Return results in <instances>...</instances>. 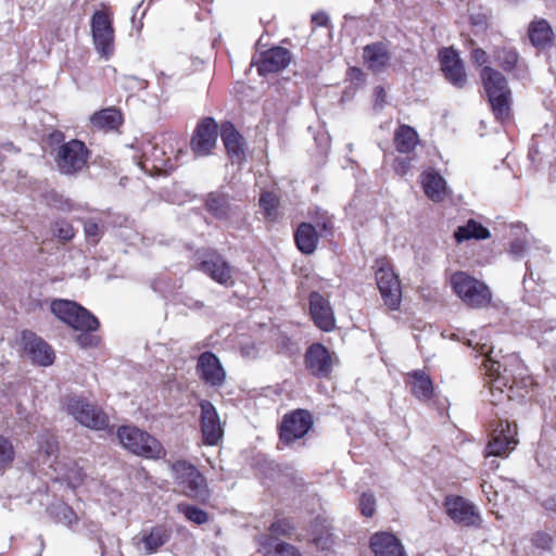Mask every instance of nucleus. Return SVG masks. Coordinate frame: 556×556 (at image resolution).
<instances>
[{"instance_id": "obj_1", "label": "nucleus", "mask_w": 556, "mask_h": 556, "mask_svg": "<svg viewBox=\"0 0 556 556\" xmlns=\"http://www.w3.org/2000/svg\"><path fill=\"white\" fill-rule=\"evenodd\" d=\"M121 444L130 453L151 459H160L166 452L161 442L148 432L134 427L123 426L117 430Z\"/></svg>"}, {"instance_id": "obj_2", "label": "nucleus", "mask_w": 556, "mask_h": 556, "mask_svg": "<svg viewBox=\"0 0 556 556\" xmlns=\"http://www.w3.org/2000/svg\"><path fill=\"white\" fill-rule=\"evenodd\" d=\"M481 78L495 117L501 121L508 118L510 90L505 77L500 72L485 66L481 71Z\"/></svg>"}, {"instance_id": "obj_3", "label": "nucleus", "mask_w": 556, "mask_h": 556, "mask_svg": "<svg viewBox=\"0 0 556 556\" xmlns=\"http://www.w3.org/2000/svg\"><path fill=\"white\" fill-rule=\"evenodd\" d=\"M467 344L472 346L480 355H484L485 359L483 366L491 377H494V381L508 386L513 389L517 384V378L513 375V369L508 368L513 365L519 366V361L515 355L503 356V361L494 358V348L486 342H476L472 339H468Z\"/></svg>"}, {"instance_id": "obj_4", "label": "nucleus", "mask_w": 556, "mask_h": 556, "mask_svg": "<svg viewBox=\"0 0 556 556\" xmlns=\"http://www.w3.org/2000/svg\"><path fill=\"white\" fill-rule=\"evenodd\" d=\"M451 285L459 299L469 307H486L492 301L490 288L466 273L457 271L453 274Z\"/></svg>"}, {"instance_id": "obj_5", "label": "nucleus", "mask_w": 556, "mask_h": 556, "mask_svg": "<svg viewBox=\"0 0 556 556\" xmlns=\"http://www.w3.org/2000/svg\"><path fill=\"white\" fill-rule=\"evenodd\" d=\"M51 312L77 331H96L99 328L98 318L73 301L54 300Z\"/></svg>"}, {"instance_id": "obj_6", "label": "nucleus", "mask_w": 556, "mask_h": 556, "mask_svg": "<svg viewBox=\"0 0 556 556\" xmlns=\"http://www.w3.org/2000/svg\"><path fill=\"white\" fill-rule=\"evenodd\" d=\"M65 408L81 426L92 430H103L109 426V417L98 405L79 395H70Z\"/></svg>"}, {"instance_id": "obj_7", "label": "nucleus", "mask_w": 556, "mask_h": 556, "mask_svg": "<svg viewBox=\"0 0 556 556\" xmlns=\"http://www.w3.org/2000/svg\"><path fill=\"white\" fill-rule=\"evenodd\" d=\"M172 470L176 482L188 497L201 502L208 500L210 491L205 478L193 465L186 460H177L173 464Z\"/></svg>"}, {"instance_id": "obj_8", "label": "nucleus", "mask_w": 556, "mask_h": 556, "mask_svg": "<svg viewBox=\"0 0 556 556\" xmlns=\"http://www.w3.org/2000/svg\"><path fill=\"white\" fill-rule=\"evenodd\" d=\"M88 157L89 151L85 143L72 139L56 149L54 162L61 174L73 176L83 170L87 165Z\"/></svg>"}, {"instance_id": "obj_9", "label": "nucleus", "mask_w": 556, "mask_h": 556, "mask_svg": "<svg viewBox=\"0 0 556 556\" xmlns=\"http://www.w3.org/2000/svg\"><path fill=\"white\" fill-rule=\"evenodd\" d=\"M376 280L384 305L390 309H397L402 299L401 285L386 260L376 262Z\"/></svg>"}, {"instance_id": "obj_10", "label": "nucleus", "mask_w": 556, "mask_h": 556, "mask_svg": "<svg viewBox=\"0 0 556 556\" xmlns=\"http://www.w3.org/2000/svg\"><path fill=\"white\" fill-rule=\"evenodd\" d=\"M376 280L384 305L390 309H397L402 299L401 285L386 260L376 262Z\"/></svg>"}, {"instance_id": "obj_11", "label": "nucleus", "mask_w": 556, "mask_h": 556, "mask_svg": "<svg viewBox=\"0 0 556 556\" xmlns=\"http://www.w3.org/2000/svg\"><path fill=\"white\" fill-rule=\"evenodd\" d=\"M90 26L96 51L109 59L114 51V28L110 14L106 11H96Z\"/></svg>"}, {"instance_id": "obj_12", "label": "nucleus", "mask_w": 556, "mask_h": 556, "mask_svg": "<svg viewBox=\"0 0 556 556\" xmlns=\"http://www.w3.org/2000/svg\"><path fill=\"white\" fill-rule=\"evenodd\" d=\"M312 415L305 409H296L283 417L280 426L279 437L286 444H291L302 439L312 428Z\"/></svg>"}, {"instance_id": "obj_13", "label": "nucleus", "mask_w": 556, "mask_h": 556, "mask_svg": "<svg viewBox=\"0 0 556 556\" xmlns=\"http://www.w3.org/2000/svg\"><path fill=\"white\" fill-rule=\"evenodd\" d=\"M448 517L465 527H480L482 519L477 507L462 496L446 497L444 503Z\"/></svg>"}, {"instance_id": "obj_14", "label": "nucleus", "mask_w": 556, "mask_h": 556, "mask_svg": "<svg viewBox=\"0 0 556 556\" xmlns=\"http://www.w3.org/2000/svg\"><path fill=\"white\" fill-rule=\"evenodd\" d=\"M517 427L508 421H501L493 431L492 439L486 446V456H507L518 444L516 439Z\"/></svg>"}, {"instance_id": "obj_15", "label": "nucleus", "mask_w": 556, "mask_h": 556, "mask_svg": "<svg viewBox=\"0 0 556 556\" xmlns=\"http://www.w3.org/2000/svg\"><path fill=\"white\" fill-rule=\"evenodd\" d=\"M200 408L203 442L207 445H217L224 434L219 415L215 406L207 400L200 402Z\"/></svg>"}, {"instance_id": "obj_16", "label": "nucleus", "mask_w": 556, "mask_h": 556, "mask_svg": "<svg viewBox=\"0 0 556 556\" xmlns=\"http://www.w3.org/2000/svg\"><path fill=\"white\" fill-rule=\"evenodd\" d=\"M218 127L212 117L204 118L197 126L191 139V149L197 156H205L211 153L216 144Z\"/></svg>"}, {"instance_id": "obj_17", "label": "nucleus", "mask_w": 556, "mask_h": 556, "mask_svg": "<svg viewBox=\"0 0 556 556\" xmlns=\"http://www.w3.org/2000/svg\"><path fill=\"white\" fill-rule=\"evenodd\" d=\"M197 372L201 380L214 388L222 387L226 380V371L218 357L212 352H204L199 356Z\"/></svg>"}, {"instance_id": "obj_18", "label": "nucleus", "mask_w": 556, "mask_h": 556, "mask_svg": "<svg viewBox=\"0 0 556 556\" xmlns=\"http://www.w3.org/2000/svg\"><path fill=\"white\" fill-rule=\"evenodd\" d=\"M22 342L25 353L39 366H50L54 361L52 348L34 332L24 331Z\"/></svg>"}, {"instance_id": "obj_19", "label": "nucleus", "mask_w": 556, "mask_h": 556, "mask_svg": "<svg viewBox=\"0 0 556 556\" xmlns=\"http://www.w3.org/2000/svg\"><path fill=\"white\" fill-rule=\"evenodd\" d=\"M305 364L309 372L318 378H327L332 371L330 352L320 343L312 344L305 354Z\"/></svg>"}, {"instance_id": "obj_20", "label": "nucleus", "mask_w": 556, "mask_h": 556, "mask_svg": "<svg viewBox=\"0 0 556 556\" xmlns=\"http://www.w3.org/2000/svg\"><path fill=\"white\" fill-rule=\"evenodd\" d=\"M441 68L445 78L457 88H463L467 81L462 60L452 48H444L439 53Z\"/></svg>"}, {"instance_id": "obj_21", "label": "nucleus", "mask_w": 556, "mask_h": 556, "mask_svg": "<svg viewBox=\"0 0 556 556\" xmlns=\"http://www.w3.org/2000/svg\"><path fill=\"white\" fill-rule=\"evenodd\" d=\"M291 61L290 51L282 47H274L263 52L255 62L260 75H267L285 70Z\"/></svg>"}, {"instance_id": "obj_22", "label": "nucleus", "mask_w": 556, "mask_h": 556, "mask_svg": "<svg viewBox=\"0 0 556 556\" xmlns=\"http://www.w3.org/2000/svg\"><path fill=\"white\" fill-rule=\"evenodd\" d=\"M309 312L319 329L331 331L334 328L336 319L330 303L318 292H313L309 295Z\"/></svg>"}, {"instance_id": "obj_23", "label": "nucleus", "mask_w": 556, "mask_h": 556, "mask_svg": "<svg viewBox=\"0 0 556 556\" xmlns=\"http://www.w3.org/2000/svg\"><path fill=\"white\" fill-rule=\"evenodd\" d=\"M200 269L216 282L229 287L232 286V268L220 255H212L200 264Z\"/></svg>"}, {"instance_id": "obj_24", "label": "nucleus", "mask_w": 556, "mask_h": 556, "mask_svg": "<svg viewBox=\"0 0 556 556\" xmlns=\"http://www.w3.org/2000/svg\"><path fill=\"white\" fill-rule=\"evenodd\" d=\"M370 548L375 556H406L404 546L392 533H375L370 539Z\"/></svg>"}, {"instance_id": "obj_25", "label": "nucleus", "mask_w": 556, "mask_h": 556, "mask_svg": "<svg viewBox=\"0 0 556 556\" xmlns=\"http://www.w3.org/2000/svg\"><path fill=\"white\" fill-rule=\"evenodd\" d=\"M220 136L231 161L233 163H241L244 159V140L242 136L236 130L231 123L222 125Z\"/></svg>"}, {"instance_id": "obj_26", "label": "nucleus", "mask_w": 556, "mask_h": 556, "mask_svg": "<svg viewBox=\"0 0 556 556\" xmlns=\"http://www.w3.org/2000/svg\"><path fill=\"white\" fill-rule=\"evenodd\" d=\"M363 58L374 73L382 72L390 62L389 48L384 42H374L364 48Z\"/></svg>"}, {"instance_id": "obj_27", "label": "nucleus", "mask_w": 556, "mask_h": 556, "mask_svg": "<svg viewBox=\"0 0 556 556\" xmlns=\"http://www.w3.org/2000/svg\"><path fill=\"white\" fill-rule=\"evenodd\" d=\"M406 383L418 400L427 401L432 396L433 384L430 377L424 370H414L407 374Z\"/></svg>"}, {"instance_id": "obj_28", "label": "nucleus", "mask_w": 556, "mask_h": 556, "mask_svg": "<svg viewBox=\"0 0 556 556\" xmlns=\"http://www.w3.org/2000/svg\"><path fill=\"white\" fill-rule=\"evenodd\" d=\"M318 238L316 228L308 223L300 224L294 233L296 247L304 254H312L316 250Z\"/></svg>"}, {"instance_id": "obj_29", "label": "nucleus", "mask_w": 556, "mask_h": 556, "mask_svg": "<svg viewBox=\"0 0 556 556\" xmlns=\"http://www.w3.org/2000/svg\"><path fill=\"white\" fill-rule=\"evenodd\" d=\"M422 187L425 193L434 202L444 199L446 192V184L444 178L434 170H429L422 175Z\"/></svg>"}, {"instance_id": "obj_30", "label": "nucleus", "mask_w": 556, "mask_h": 556, "mask_svg": "<svg viewBox=\"0 0 556 556\" xmlns=\"http://www.w3.org/2000/svg\"><path fill=\"white\" fill-rule=\"evenodd\" d=\"M172 535V531L164 526H155L150 532L143 534L141 545L146 554H153L166 544Z\"/></svg>"}, {"instance_id": "obj_31", "label": "nucleus", "mask_w": 556, "mask_h": 556, "mask_svg": "<svg viewBox=\"0 0 556 556\" xmlns=\"http://www.w3.org/2000/svg\"><path fill=\"white\" fill-rule=\"evenodd\" d=\"M418 142L419 137L417 131L408 125H401L394 131V144L400 153L412 152Z\"/></svg>"}, {"instance_id": "obj_32", "label": "nucleus", "mask_w": 556, "mask_h": 556, "mask_svg": "<svg viewBox=\"0 0 556 556\" xmlns=\"http://www.w3.org/2000/svg\"><path fill=\"white\" fill-rule=\"evenodd\" d=\"M122 121L121 112L114 108H108L96 112L90 118V122L94 127L104 130L116 129L122 124Z\"/></svg>"}, {"instance_id": "obj_33", "label": "nucleus", "mask_w": 556, "mask_h": 556, "mask_svg": "<svg viewBox=\"0 0 556 556\" xmlns=\"http://www.w3.org/2000/svg\"><path fill=\"white\" fill-rule=\"evenodd\" d=\"M529 38L534 47H545L552 41L553 30L545 20L534 21L529 27Z\"/></svg>"}, {"instance_id": "obj_34", "label": "nucleus", "mask_w": 556, "mask_h": 556, "mask_svg": "<svg viewBox=\"0 0 556 556\" xmlns=\"http://www.w3.org/2000/svg\"><path fill=\"white\" fill-rule=\"evenodd\" d=\"M454 237L457 242H463L469 239H488L490 237V231L480 223L470 219L466 225L459 226L455 230Z\"/></svg>"}, {"instance_id": "obj_35", "label": "nucleus", "mask_w": 556, "mask_h": 556, "mask_svg": "<svg viewBox=\"0 0 556 556\" xmlns=\"http://www.w3.org/2000/svg\"><path fill=\"white\" fill-rule=\"evenodd\" d=\"M58 451V443L52 437L45 435L41 438L39 442V455L36 459L37 467L41 465H47L48 468H54L58 463H55V453Z\"/></svg>"}, {"instance_id": "obj_36", "label": "nucleus", "mask_w": 556, "mask_h": 556, "mask_svg": "<svg viewBox=\"0 0 556 556\" xmlns=\"http://www.w3.org/2000/svg\"><path fill=\"white\" fill-rule=\"evenodd\" d=\"M53 470L55 472H60L59 478L66 481L67 484L73 489L78 486L85 478L83 468L79 467L76 463H71V464L58 463L56 466L53 468Z\"/></svg>"}, {"instance_id": "obj_37", "label": "nucleus", "mask_w": 556, "mask_h": 556, "mask_svg": "<svg viewBox=\"0 0 556 556\" xmlns=\"http://www.w3.org/2000/svg\"><path fill=\"white\" fill-rule=\"evenodd\" d=\"M206 208L216 218H226L228 216L230 205L227 195L223 193L212 192L206 199Z\"/></svg>"}, {"instance_id": "obj_38", "label": "nucleus", "mask_w": 556, "mask_h": 556, "mask_svg": "<svg viewBox=\"0 0 556 556\" xmlns=\"http://www.w3.org/2000/svg\"><path fill=\"white\" fill-rule=\"evenodd\" d=\"M51 516L59 522L71 527L72 525L76 523L78 518L75 511L72 507H70L67 504L58 501L53 504H51L50 508Z\"/></svg>"}, {"instance_id": "obj_39", "label": "nucleus", "mask_w": 556, "mask_h": 556, "mask_svg": "<svg viewBox=\"0 0 556 556\" xmlns=\"http://www.w3.org/2000/svg\"><path fill=\"white\" fill-rule=\"evenodd\" d=\"M14 456L15 451L12 442L0 434V472L10 467Z\"/></svg>"}, {"instance_id": "obj_40", "label": "nucleus", "mask_w": 556, "mask_h": 556, "mask_svg": "<svg viewBox=\"0 0 556 556\" xmlns=\"http://www.w3.org/2000/svg\"><path fill=\"white\" fill-rule=\"evenodd\" d=\"M258 543V552L264 556H275L276 549H278V544L280 541L277 538L268 534H261L257 538Z\"/></svg>"}, {"instance_id": "obj_41", "label": "nucleus", "mask_w": 556, "mask_h": 556, "mask_svg": "<svg viewBox=\"0 0 556 556\" xmlns=\"http://www.w3.org/2000/svg\"><path fill=\"white\" fill-rule=\"evenodd\" d=\"M180 510L184 513L185 517L188 520H190L197 525H203V523L207 522V520H208L207 513L197 506H191V505L181 506Z\"/></svg>"}, {"instance_id": "obj_42", "label": "nucleus", "mask_w": 556, "mask_h": 556, "mask_svg": "<svg viewBox=\"0 0 556 556\" xmlns=\"http://www.w3.org/2000/svg\"><path fill=\"white\" fill-rule=\"evenodd\" d=\"M293 530L294 526L288 519L276 520L269 527V531L275 536H290Z\"/></svg>"}, {"instance_id": "obj_43", "label": "nucleus", "mask_w": 556, "mask_h": 556, "mask_svg": "<svg viewBox=\"0 0 556 556\" xmlns=\"http://www.w3.org/2000/svg\"><path fill=\"white\" fill-rule=\"evenodd\" d=\"M358 507L363 516L371 517L376 511V500L372 493L365 492L361 495Z\"/></svg>"}, {"instance_id": "obj_44", "label": "nucleus", "mask_w": 556, "mask_h": 556, "mask_svg": "<svg viewBox=\"0 0 556 556\" xmlns=\"http://www.w3.org/2000/svg\"><path fill=\"white\" fill-rule=\"evenodd\" d=\"M497 59L505 71H511L517 64L518 54L514 50L503 49L497 53Z\"/></svg>"}, {"instance_id": "obj_45", "label": "nucleus", "mask_w": 556, "mask_h": 556, "mask_svg": "<svg viewBox=\"0 0 556 556\" xmlns=\"http://www.w3.org/2000/svg\"><path fill=\"white\" fill-rule=\"evenodd\" d=\"M53 233L62 241H70L74 237V228L64 220L56 222L53 225Z\"/></svg>"}, {"instance_id": "obj_46", "label": "nucleus", "mask_w": 556, "mask_h": 556, "mask_svg": "<svg viewBox=\"0 0 556 556\" xmlns=\"http://www.w3.org/2000/svg\"><path fill=\"white\" fill-rule=\"evenodd\" d=\"M260 206L265 211L266 216H273L277 206L275 194L271 192H263L260 198Z\"/></svg>"}, {"instance_id": "obj_47", "label": "nucleus", "mask_w": 556, "mask_h": 556, "mask_svg": "<svg viewBox=\"0 0 556 556\" xmlns=\"http://www.w3.org/2000/svg\"><path fill=\"white\" fill-rule=\"evenodd\" d=\"M528 249V243L525 239H515L510 242L508 253L519 260L525 256L526 251Z\"/></svg>"}, {"instance_id": "obj_48", "label": "nucleus", "mask_w": 556, "mask_h": 556, "mask_svg": "<svg viewBox=\"0 0 556 556\" xmlns=\"http://www.w3.org/2000/svg\"><path fill=\"white\" fill-rule=\"evenodd\" d=\"M93 331H81L76 337V342L81 348L97 346L99 343V337L92 333Z\"/></svg>"}, {"instance_id": "obj_49", "label": "nucleus", "mask_w": 556, "mask_h": 556, "mask_svg": "<svg viewBox=\"0 0 556 556\" xmlns=\"http://www.w3.org/2000/svg\"><path fill=\"white\" fill-rule=\"evenodd\" d=\"M84 231L89 239L93 240V242H98L99 237L102 233L100 225L93 219H89L85 223Z\"/></svg>"}, {"instance_id": "obj_50", "label": "nucleus", "mask_w": 556, "mask_h": 556, "mask_svg": "<svg viewBox=\"0 0 556 556\" xmlns=\"http://www.w3.org/2000/svg\"><path fill=\"white\" fill-rule=\"evenodd\" d=\"M552 542V536L546 532H536L532 538L533 545L541 549H549Z\"/></svg>"}, {"instance_id": "obj_51", "label": "nucleus", "mask_w": 556, "mask_h": 556, "mask_svg": "<svg viewBox=\"0 0 556 556\" xmlns=\"http://www.w3.org/2000/svg\"><path fill=\"white\" fill-rule=\"evenodd\" d=\"M412 159L408 156H401L394 160V172L400 176H405L410 170Z\"/></svg>"}, {"instance_id": "obj_52", "label": "nucleus", "mask_w": 556, "mask_h": 556, "mask_svg": "<svg viewBox=\"0 0 556 556\" xmlns=\"http://www.w3.org/2000/svg\"><path fill=\"white\" fill-rule=\"evenodd\" d=\"M471 59H472V61H473L477 65L481 66V65H483L484 63H486V61H488V55H486V53H485V51H484V50H482V49H480V48H476V49H473V50H472V52H471Z\"/></svg>"}, {"instance_id": "obj_53", "label": "nucleus", "mask_w": 556, "mask_h": 556, "mask_svg": "<svg viewBox=\"0 0 556 556\" xmlns=\"http://www.w3.org/2000/svg\"><path fill=\"white\" fill-rule=\"evenodd\" d=\"M329 17L326 13H316L312 16V22L317 26H326Z\"/></svg>"}, {"instance_id": "obj_54", "label": "nucleus", "mask_w": 556, "mask_h": 556, "mask_svg": "<svg viewBox=\"0 0 556 556\" xmlns=\"http://www.w3.org/2000/svg\"><path fill=\"white\" fill-rule=\"evenodd\" d=\"M127 83H128V87L129 88H138V89H144L146 88V81L144 80H140L138 79L137 77H127L126 78Z\"/></svg>"}, {"instance_id": "obj_55", "label": "nucleus", "mask_w": 556, "mask_h": 556, "mask_svg": "<svg viewBox=\"0 0 556 556\" xmlns=\"http://www.w3.org/2000/svg\"><path fill=\"white\" fill-rule=\"evenodd\" d=\"M241 354L245 357H254V346H242Z\"/></svg>"}, {"instance_id": "obj_56", "label": "nucleus", "mask_w": 556, "mask_h": 556, "mask_svg": "<svg viewBox=\"0 0 556 556\" xmlns=\"http://www.w3.org/2000/svg\"><path fill=\"white\" fill-rule=\"evenodd\" d=\"M317 226L325 232L329 231L331 229V220L328 218L324 220L323 223H318Z\"/></svg>"}, {"instance_id": "obj_57", "label": "nucleus", "mask_w": 556, "mask_h": 556, "mask_svg": "<svg viewBox=\"0 0 556 556\" xmlns=\"http://www.w3.org/2000/svg\"><path fill=\"white\" fill-rule=\"evenodd\" d=\"M545 506L547 509L556 511V497H551L546 501Z\"/></svg>"}, {"instance_id": "obj_58", "label": "nucleus", "mask_w": 556, "mask_h": 556, "mask_svg": "<svg viewBox=\"0 0 556 556\" xmlns=\"http://www.w3.org/2000/svg\"><path fill=\"white\" fill-rule=\"evenodd\" d=\"M481 488L483 493H485L486 495L491 493L492 485L488 484L485 481L481 484ZM488 498L491 500L490 496H488Z\"/></svg>"}, {"instance_id": "obj_59", "label": "nucleus", "mask_w": 556, "mask_h": 556, "mask_svg": "<svg viewBox=\"0 0 556 556\" xmlns=\"http://www.w3.org/2000/svg\"><path fill=\"white\" fill-rule=\"evenodd\" d=\"M60 208L70 211L72 208V203L68 200H66L64 205L60 206Z\"/></svg>"}, {"instance_id": "obj_60", "label": "nucleus", "mask_w": 556, "mask_h": 556, "mask_svg": "<svg viewBox=\"0 0 556 556\" xmlns=\"http://www.w3.org/2000/svg\"><path fill=\"white\" fill-rule=\"evenodd\" d=\"M520 367H518L517 365H513L510 368L513 369V375L515 376V369L514 367H516L517 370H522V366L519 364ZM519 375H522V371H519Z\"/></svg>"}, {"instance_id": "obj_61", "label": "nucleus", "mask_w": 556, "mask_h": 556, "mask_svg": "<svg viewBox=\"0 0 556 556\" xmlns=\"http://www.w3.org/2000/svg\"><path fill=\"white\" fill-rule=\"evenodd\" d=\"M148 148L153 152V154L159 151L156 147H152L151 144H148Z\"/></svg>"}, {"instance_id": "obj_62", "label": "nucleus", "mask_w": 556, "mask_h": 556, "mask_svg": "<svg viewBox=\"0 0 556 556\" xmlns=\"http://www.w3.org/2000/svg\"><path fill=\"white\" fill-rule=\"evenodd\" d=\"M376 91H377L378 94H382L383 93V88L377 87Z\"/></svg>"}, {"instance_id": "obj_63", "label": "nucleus", "mask_w": 556, "mask_h": 556, "mask_svg": "<svg viewBox=\"0 0 556 556\" xmlns=\"http://www.w3.org/2000/svg\"><path fill=\"white\" fill-rule=\"evenodd\" d=\"M491 467L492 468H497L498 467V463H496L495 460H492L491 462Z\"/></svg>"}, {"instance_id": "obj_64", "label": "nucleus", "mask_w": 556, "mask_h": 556, "mask_svg": "<svg viewBox=\"0 0 556 556\" xmlns=\"http://www.w3.org/2000/svg\"><path fill=\"white\" fill-rule=\"evenodd\" d=\"M106 554H108V551L104 547H102L101 556H105Z\"/></svg>"}]
</instances>
